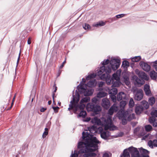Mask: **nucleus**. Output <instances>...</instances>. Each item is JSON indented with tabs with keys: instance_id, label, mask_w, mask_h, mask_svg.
Wrapping results in <instances>:
<instances>
[{
	"instance_id": "f257e3e1",
	"label": "nucleus",
	"mask_w": 157,
	"mask_h": 157,
	"mask_svg": "<svg viewBox=\"0 0 157 157\" xmlns=\"http://www.w3.org/2000/svg\"><path fill=\"white\" fill-rule=\"evenodd\" d=\"M82 138L84 143L80 142L78 143V147L81 148L78 151V153H85L83 156L86 157H95L97 155L94 151L98 149V144L100 142L95 137L90 134L86 131L82 132Z\"/></svg>"
},
{
	"instance_id": "f03ea898",
	"label": "nucleus",
	"mask_w": 157,
	"mask_h": 157,
	"mask_svg": "<svg viewBox=\"0 0 157 157\" xmlns=\"http://www.w3.org/2000/svg\"><path fill=\"white\" fill-rule=\"evenodd\" d=\"M91 122L94 124L101 125L105 129H109L110 130L116 129V127L113 124L111 117L110 116H108L107 119L102 118L100 120L95 117L92 119Z\"/></svg>"
},
{
	"instance_id": "7ed1b4c3",
	"label": "nucleus",
	"mask_w": 157,
	"mask_h": 157,
	"mask_svg": "<svg viewBox=\"0 0 157 157\" xmlns=\"http://www.w3.org/2000/svg\"><path fill=\"white\" fill-rule=\"evenodd\" d=\"M105 72L106 73V75L109 74L111 72V69L109 67V66H107L106 67L105 66H102L98 70L96 74H92L88 75L86 78V80H90L92 78H94L96 76H98L101 78V76L104 74L103 73Z\"/></svg>"
},
{
	"instance_id": "20e7f679",
	"label": "nucleus",
	"mask_w": 157,
	"mask_h": 157,
	"mask_svg": "<svg viewBox=\"0 0 157 157\" xmlns=\"http://www.w3.org/2000/svg\"><path fill=\"white\" fill-rule=\"evenodd\" d=\"M120 112H118L117 114V116L122 121V123L125 124L126 123L127 121H130L135 118V116L134 113H132V110L126 111L124 113L120 114Z\"/></svg>"
},
{
	"instance_id": "39448f33",
	"label": "nucleus",
	"mask_w": 157,
	"mask_h": 157,
	"mask_svg": "<svg viewBox=\"0 0 157 157\" xmlns=\"http://www.w3.org/2000/svg\"><path fill=\"white\" fill-rule=\"evenodd\" d=\"M80 96L77 93L76 94L75 96H73V100L71 101L69 104V107L68 110L70 111L71 109H73L75 113L79 109L77 106V104L79 100Z\"/></svg>"
},
{
	"instance_id": "423d86ee",
	"label": "nucleus",
	"mask_w": 157,
	"mask_h": 157,
	"mask_svg": "<svg viewBox=\"0 0 157 157\" xmlns=\"http://www.w3.org/2000/svg\"><path fill=\"white\" fill-rule=\"evenodd\" d=\"M121 64V59L120 58L112 57L110 61V64L107 66H109L111 70L115 71L119 67Z\"/></svg>"
},
{
	"instance_id": "0eeeda50",
	"label": "nucleus",
	"mask_w": 157,
	"mask_h": 157,
	"mask_svg": "<svg viewBox=\"0 0 157 157\" xmlns=\"http://www.w3.org/2000/svg\"><path fill=\"white\" fill-rule=\"evenodd\" d=\"M78 91L83 93L85 96H89L92 95L94 92V90L92 88H87L86 84H83L78 86Z\"/></svg>"
},
{
	"instance_id": "6e6552de",
	"label": "nucleus",
	"mask_w": 157,
	"mask_h": 157,
	"mask_svg": "<svg viewBox=\"0 0 157 157\" xmlns=\"http://www.w3.org/2000/svg\"><path fill=\"white\" fill-rule=\"evenodd\" d=\"M102 128L101 127H100L98 128L99 131H100L101 137L105 140L107 139L110 136V134L107 130L108 129L110 130L109 129H105V130H102Z\"/></svg>"
},
{
	"instance_id": "1a4fd4ad",
	"label": "nucleus",
	"mask_w": 157,
	"mask_h": 157,
	"mask_svg": "<svg viewBox=\"0 0 157 157\" xmlns=\"http://www.w3.org/2000/svg\"><path fill=\"white\" fill-rule=\"evenodd\" d=\"M90 100L89 97H85L82 98L80 101L79 104L77 105L79 109L80 110H83L85 107L86 103Z\"/></svg>"
},
{
	"instance_id": "9d476101",
	"label": "nucleus",
	"mask_w": 157,
	"mask_h": 157,
	"mask_svg": "<svg viewBox=\"0 0 157 157\" xmlns=\"http://www.w3.org/2000/svg\"><path fill=\"white\" fill-rule=\"evenodd\" d=\"M101 79L102 80H106V82L107 85H110L111 83H112L114 82V78L113 77L112 78H111L109 74L106 75L104 74L101 77Z\"/></svg>"
},
{
	"instance_id": "9b49d317",
	"label": "nucleus",
	"mask_w": 157,
	"mask_h": 157,
	"mask_svg": "<svg viewBox=\"0 0 157 157\" xmlns=\"http://www.w3.org/2000/svg\"><path fill=\"white\" fill-rule=\"evenodd\" d=\"M134 98L137 101L141 100L143 97V92L141 89H137L134 93Z\"/></svg>"
},
{
	"instance_id": "f8f14e48",
	"label": "nucleus",
	"mask_w": 157,
	"mask_h": 157,
	"mask_svg": "<svg viewBox=\"0 0 157 157\" xmlns=\"http://www.w3.org/2000/svg\"><path fill=\"white\" fill-rule=\"evenodd\" d=\"M129 150L131 153L132 157H138L139 155V152L137 149L133 147L129 148Z\"/></svg>"
},
{
	"instance_id": "ddd939ff",
	"label": "nucleus",
	"mask_w": 157,
	"mask_h": 157,
	"mask_svg": "<svg viewBox=\"0 0 157 157\" xmlns=\"http://www.w3.org/2000/svg\"><path fill=\"white\" fill-rule=\"evenodd\" d=\"M133 80L134 81L135 85L138 86H140L144 83L143 79L141 80L139 78L136 76H133L132 77Z\"/></svg>"
},
{
	"instance_id": "4468645a",
	"label": "nucleus",
	"mask_w": 157,
	"mask_h": 157,
	"mask_svg": "<svg viewBox=\"0 0 157 157\" xmlns=\"http://www.w3.org/2000/svg\"><path fill=\"white\" fill-rule=\"evenodd\" d=\"M136 74L138 75L140 77L146 80H148L149 79V77L143 71H140L138 69H136L135 70Z\"/></svg>"
},
{
	"instance_id": "2eb2a0df",
	"label": "nucleus",
	"mask_w": 157,
	"mask_h": 157,
	"mask_svg": "<svg viewBox=\"0 0 157 157\" xmlns=\"http://www.w3.org/2000/svg\"><path fill=\"white\" fill-rule=\"evenodd\" d=\"M119 109L118 105L116 103L114 104L110 108L108 111V114L112 115L114 112H117Z\"/></svg>"
},
{
	"instance_id": "dca6fc26",
	"label": "nucleus",
	"mask_w": 157,
	"mask_h": 157,
	"mask_svg": "<svg viewBox=\"0 0 157 157\" xmlns=\"http://www.w3.org/2000/svg\"><path fill=\"white\" fill-rule=\"evenodd\" d=\"M144 130L142 127H138L134 130V133L139 136H142L144 135Z\"/></svg>"
},
{
	"instance_id": "f3484780",
	"label": "nucleus",
	"mask_w": 157,
	"mask_h": 157,
	"mask_svg": "<svg viewBox=\"0 0 157 157\" xmlns=\"http://www.w3.org/2000/svg\"><path fill=\"white\" fill-rule=\"evenodd\" d=\"M140 65L144 71H148L150 69L151 67L150 65L144 62H140Z\"/></svg>"
},
{
	"instance_id": "a211bd4d",
	"label": "nucleus",
	"mask_w": 157,
	"mask_h": 157,
	"mask_svg": "<svg viewBox=\"0 0 157 157\" xmlns=\"http://www.w3.org/2000/svg\"><path fill=\"white\" fill-rule=\"evenodd\" d=\"M102 106L105 109H108L110 106L109 101L107 98H104L102 100Z\"/></svg>"
},
{
	"instance_id": "6ab92c4d",
	"label": "nucleus",
	"mask_w": 157,
	"mask_h": 157,
	"mask_svg": "<svg viewBox=\"0 0 157 157\" xmlns=\"http://www.w3.org/2000/svg\"><path fill=\"white\" fill-rule=\"evenodd\" d=\"M129 74L128 73L125 72L123 74L124 81L126 85L128 86L130 85L129 81Z\"/></svg>"
},
{
	"instance_id": "aec40b11",
	"label": "nucleus",
	"mask_w": 157,
	"mask_h": 157,
	"mask_svg": "<svg viewBox=\"0 0 157 157\" xmlns=\"http://www.w3.org/2000/svg\"><path fill=\"white\" fill-rule=\"evenodd\" d=\"M140 150L141 153L140 157H149L148 155L149 152L148 151L142 148H140Z\"/></svg>"
},
{
	"instance_id": "412c9836",
	"label": "nucleus",
	"mask_w": 157,
	"mask_h": 157,
	"mask_svg": "<svg viewBox=\"0 0 157 157\" xmlns=\"http://www.w3.org/2000/svg\"><path fill=\"white\" fill-rule=\"evenodd\" d=\"M144 91L146 94L148 96L151 95V91L150 89V86L148 84H145L144 86Z\"/></svg>"
},
{
	"instance_id": "4be33fe9",
	"label": "nucleus",
	"mask_w": 157,
	"mask_h": 157,
	"mask_svg": "<svg viewBox=\"0 0 157 157\" xmlns=\"http://www.w3.org/2000/svg\"><path fill=\"white\" fill-rule=\"evenodd\" d=\"M126 98V94L123 92H120L117 95V99L119 101L123 99H125Z\"/></svg>"
},
{
	"instance_id": "5701e85b",
	"label": "nucleus",
	"mask_w": 157,
	"mask_h": 157,
	"mask_svg": "<svg viewBox=\"0 0 157 157\" xmlns=\"http://www.w3.org/2000/svg\"><path fill=\"white\" fill-rule=\"evenodd\" d=\"M114 82L113 83L112 86L114 87H118L121 84L120 81V78H113Z\"/></svg>"
},
{
	"instance_id": "b1692460",
	"label": "nucleus",
	"mask_w": 157,
	"mask_h": 157,
	"mask_svg": "<svg viewBox=\"0 0 157 157\" xmlns=\"http://www.w3.org/2000/svg\"><path fill=\"white\" fill-rule=\"evenodd\" d=\"M148 145L151 148H153L154 146L157 147V140H149L148 142Z\"/></svg>"
},
{
	"instance_id": "393cba45",
	"label": "nucleus",
	"mask_w": 157,
	"mask_h": 157,
	"mask_svg": "<svg viewBox=\"0 0 157 157\" xmlns=\"http://www.w3.org/2000/svg\"><path fill=\"white\" fill-rule=\"evenodd\" d=\"M105 90L109 92V93L111 95H116L117 92V88H113L111 90H109V88L107 87Z\"/></svg>"
},
{
	"instance_id": "a878e982",
	"label": "nucleus",
	"mask_w": 157,
	"mask_h": 157,
	"mask_svg": "<svg viewBox=\"0 0 157 157\" xmlns=\"http://www.w3.org/2000/svg\"><path fill=\"white\" fill-rule=\"evenodd\" d=\"M127 103V101H121L120 103V107L121 108V111H120L119 112H120V114H121L124 113L123 109L124 107L125 106Z\"/></svg>"
},
{
	"instance_id": "bb28decb",
	"label": "nucleus",
	"mask_w": 157,
	"mask_h": 157,
	"mask_svg": "<svg viewBox=\"0 0 157 157\" xmlns=\"http://www.w3.org/2000/svg\"><path fill=\"white\" fill-rule=\"evenodd\" d=\"M106 24V22L102 21H100L96 23H94L92 26L93 27H98L100 26H102L105 25Z\"/></svg>"
},
{
	"instance_id": "cd10ccee",
	"label": "nucleus",
	"mask_w": 157,
	"mask_h": 157,
	"mask_svg": "<svg viewBox=\"0 0 157 157\" xmlns=\"http://www.w3.org/2000/svg\"><path fill=\"white\" fill-rule=\"evenodd\" d=\"M149 121L150 123H153V126L155 127L157 126V119H156L155 117H151L149 119Z\"/></svg>"
},
{
	"instance_id": "c85d7f7f",
	"label": "nucleus",
	"mask_w": 157,
	"mask_h": 157,
	"mask_svg": "<svg viewBox=\"0 0 157 157\" xmlns=\"http://www.w3.org/2000/svg\"><path fill=\"white\" fill-rule=\"evenodd\" d=\"M88 129L90 132L92 134H94L97 131V128L94 125H93L90 127H88Z\"/></svg>"
},
{
	"instance_id": "c756f323",
	"label": "nucleus",
	"mask_w": 157,
	"mask_h": 157,
	"mask_svg": "<svg viewBox=\"0 0 157 157\" xmlns=\"http://www.w3.org/2000/svg\"><path fill=\"white\" fill-rule=\"evenodd\" d=\"M97 84V82L95 80H91L87 83V86L89 87H94Z\"/></svg>"
},
{
	"instance_id": "7c9ffc66",
	"label": "nucleus",
	"mask_w": 157,
	"mask_h": 157,
	"mask_svg": "<svg viewBox=\"0 0 157 157\" xmlns=\"http://www.w3.org/2000/svg\"><path fill=\"white\" fill-rule=\"evenodd\" d=\"M94 107V105L92 103H89L86 106V109L88 111H93Z\"/></svg>"
},
{
	"instance_id": "2f4dec72",
	"label": "nucleus",
	"mask_w": 157,
	"mask_h": 157,
	"mask_svg": "<svg viewBox=\"0 0 157 157\" xmlns=\"http://www.w3.org/2000/svg\"><path fill=\"white\" fill-rule=\"evenodd\" d=\"M121 70V69H119L117 71L116 73L113 75V78H116L118 79L120 78Z\"/></svg>"
},
{
	"instance_id": "473e14b6",
	"label": "nucleus",
	"mask_w": 157,
	"mask_h": 157,
	"mask_svg": "<svg viewBox=\"0 0 157 157\" xmlns=\"http://www.w3.org/2000/svg\"><path fill=\"white\" fill-rule=\"evenodd\" d=\"M101 110V107L100 106L98 105H96L94 106L93 112L96 114H98L99 112H100Z\"/></svg>"
},
{
	"instance_id": "72a5a7b5",
	"label": "nucleus",
	"mask_w": 157,
	"mask_h": 157,
	"mask_svg": "<svg viewBox=\"0 0 157 157\" xmlns=\"http://www.w3.org/2000/svg\"><path fill=\"white\" fill-rule=\"evenodd\" d=\"M150 75L151 78L152 79H155L157 77V73L154 71L150 72Z\"/></svg>"
},
{
	"instance_id": "f704fd0d",
	"label": "nucleus",
	"mask_w": 157,
	"mask_h": 157,
	"mask_svg": "<svg viewBox=\"0 0 157 157\" xmlns=\"http://www.w3.org/2000/svg\"><path fill=\"white\" fill-rule=\"evenodd\" d=\"M143 108L140 106H137L136 108L135 112L137 114H140L142 112Z\"/></svg>"
},
{
	"instance_id": "c9c22d12",
	"label": "nucleus",
	"mask_w": 157,
	"mask_h": 157,
	"mask_svg": "<svg viewBox=\"0 0 157 157\" xmlns=\"http://www.w3.org/2000/svg\"><path fill=\"white\" fill-rule=\"evenodd\" d=\"M129 148L124 150L123 156V157H130Z\"/></svg>"
},
{
	"instance_id": "e433bc0d",
	"label": "nucleus",
	"mask_w": 157,
	"mask_h": 157,
	"mask_svg": "<svg viewBox=\"0 0 157 157\" xmlns=\"http://www.w3.org/2000/svg\"><path fill=\"white\" fill-rule=\"evenodd\" d=\"M107 94L104 92H100L97 94V97L99 98H101L105 96Z\"/></svg>"
},
{
	"instance_id": "4c0bfd02",
	"label": "nucleus",
	"mask_w": 157,
	"mask_h": 157,
	"mask_svg": "<svg viewBox=\"0 0 157 157\" xmlns=\"http://www.w3.org/2000/svg\"><path fill=\"white\" fill-rule=\"evenodd\" d=\"M141 59V57L140 56H138L132 58L131 60L133 62H137L139 61Z\"/></svg>"
},
{
	"instance_id": "58836bf2",
	"label": "nucleus",
	"mask_w": 157,
	"mask_h": 157,
	"mask_svg": "<svg viewBox=\"0 0 157 157\" xmlns=\"http://www.w3.org/2000/svg\"><path fill=\"white\" fill-rule=\"evenodd\" d=\"M129 63L125 60L123 62L122 66L124 68H127L129 66Z\"/></svg>"
},
{
	"instance_id": "ea45409f",
	"label": "nucleus",
	"mask_w": 157,
	"mask_h": 157,
	"mask_svg": "<svg viewBox=\"0 0 157 157\" xmlns=\"http://www.w3.org/2000/svg\"><path fill=\"white\" fill-rule=\"evenodd\" d=\"M141 103L145 109H147L149 107V105L147 102L145 101H142Z\"/></svg>"
},
{
	"instance_id": "a19ab883",
	"label": "nucleus",
	"mask_w": 157,
	"mask_h": 157,
	"mask_svg": "<svg viewBox=\"0 0 157 157\" xmlns=\"http://www.w3.org/2000/svg\"><path fill=\"white\" fill-rule=\"evenodd\" d=\"M148 102L151 105H153L155 102V98L153 97H151L149 99Z\"/></svg>"
},
{
	"instance_id": "79ce46f5",
	"label": "nucleus",
	"mask_w": 157,
	"mask_h": 157,
	"mask_svg": "<svg viewBox=\"0 0 157 157\" xmlns=\"http://www.w3.org/2000/svg\"><path fill=\"white\" fill-rule=\"evenodd\" d=\"M86 115V112L85 111H81L79 114L78 115V117H84Z\"/></svg>"
},
{
	"instance_id": "37998d69",
	"label": "nucleus",
	"mask_w": 157,
	"mask_h": 157,
	"mask_svg": "<svg viewBox=\"0 0 157 157\" xmlns=\"http://www.w3.org/2000/svg\"><path fill=\"white\" fill-rule=\"evenodd\" d=\"M110 61L108 59H105L102 62H101V64L103 65V66H105L109 63H110Z\"/></svg>"
},
{
	"instance_id": "c03bdc74",
	"label": "nucleus",
	"mask_w": 157,
	"mask_h": 157,
	"mask_svg": "<svg viewBox=\"0 0 157 157\" xmlns=\"http://www.w3.org/2000/svg\"><path fill=\"white\" fill-rule=\"evenodd\" d=\"M48 133V129L47 128H45V131L44 132L43 135L42 137L43 138H45L46 136L47 135Z\"/></svg>"
},
{
	"instance_id": "a18cd8bd",
	"label": "nucleus",
	"mask_w": 157,
	"mask_h": 157,
	"mask_svg": "<svg viewBox=\"0 0 157 157\" xmlns=\"http://www.w3.org/2000/svg\"><path fill=\"white\" fill-rule=\"evenodd\" d=\"M134 105V102L133 99L132 98H131L130 99L129 103V106L130 107H133Z\"/></svg>"
},
{
	"instance_id": "49530a36",
	"label": "nucleus",
	"mask_w": 157,
	"mask_h": 157,
	"mask_svg": "<svg viewBox=\"0 0 157 157\" xmlns=\"http://www.w3.org/2000/svg\"><path fill=\"white\" fill-rule=\"evenodd\" d=\"M145 130L147 132H149L151 130L152 126L150 125H147L145 126Z\"/></svg>"
},
{
	"instance_id": "de8ad7c7",
	"label": "nucleus",
	"mask_w": 157,
	"mask_h": 157,
	"mask_svg": "<svg viewBox=\"0 0 157 157\" xmlns=\"http://www.w3.org/2000/svg\"><path fill=\"white\" fill-rule=\"evenodd\" d=\"M151 114L152 117H157V110H153L151 113Z\"/></svg>"
},
{
	"instance_id": "09e8293b",
	"label": "nucleus",
	"mask_w": 157,
	"mask_h": 157,
	"mask_svg": "<svg viewBox=\"0 0 157 157\" xmlns=\"http://www.w3.org/2000/svg\"><path fill=\"white\" fill-rule=\"evenodd\" d=\"M83 28L85 30H88L90 28V26L88 24L85 23L83 25Z\"/></svg>"
},
{
	"instance_id": "8fccbe9b",
	"label": "nucleus",
	"mask_w": 157,
	"mask_h": 157,
	"mask_svg": "<svg viewBox=\"0 0 157 157\" xmlns=\"http://www.w3.org/2000/svg\"><path fill=\"white\" fill-rule=\"evenodd\" d=\"M110 97L113 102H116V97L115 95H111Z\"/></svg>"
},
{
	"instance_id": "3c124183",
	"label": "nucleus",
	"mask_w": 157,
	"mask_h": 157,
	"mask_svg": "<svg viewBox=\"0 0 157 157\" xmlns=\"http://www.w3.org/2000/svg\"><path fill=\"white\" fill-rule=\"evenodd\" d=\"M98 98L97 97L93 98L92 99V101L94 103H96L98 101H99Z\"/></svg>"
},
{
	"instance_id": "603ef678",
	"label": "nucleus",
	"mask_w": 157,
	"mask_h": 157,
	"mask_svg": "<svg viewBox=\"0 0 157 157\" xmlns=\"http://www.w3.org/2000/svg\"><path fill=\"white\" fill-rule=\"evenodd\" d=\"M86 82V79L85 78H82V82H81L80 84L78 86H78L80 87V86L83 84H85V83Z\"/></svg>"
},
{
	"instance_id": "864d4df0",
	"label": "nucleus",
	"mask_w": 157,
	"mask_h": 157,
	"mask_svg": "<svg viewBox=\"0 0 157 157\" xmlns=\"http://www.w3.org/2000/svg\"><path fill=\"white\" fill-rule=\"evenodd\" d=\"M78 155V154L77 153L76 151H75L74 154L73 153L71 154V157H77Z\"/></svg>"
},
{
	"instance_id": "5fc2aeb1",
	"label": "nucleus",
	"mask_w": 157,
	"mask_h": 157,
	"mask_svg": "<svg viewBox=\"0 0 157 157\" xmlns=\"http://www.w3.org/2000/svg\"><path fill=\"white\" fill-rule=\"evenodd\" d=\"M153 67L155 69V70L157 71V61H155L154 63Z\"/></svg>"
},
{
	"instance_id": "6e6d98bb",
	"label": "nucleus",
	"mask_w": 157,
	"mask_h": 157,
	"mask_svg": "<svg viewBox=\"0 0 157 157\" xmlns=\"http://www.w3.org/2000/svg\"><path fill=\"white\" fill-rule=\"evenodd\" d=\"M124 16V14H121L117 15L116 16V17L117 18H120L122 17H123Z\"/></svg>"
},
{
	"instance_id": "4d7b16f0",
	"label": "nucleus",
	"mask_w": 157,
	"mask_h": 157,
	"mask_svg": "<svg viewBox=\"0 0 157 157\" xmlns=\"http://www.w3.org/2000/svg\"><path fill=\"white\" fill-rule=\"evenodd\" d=\"M66 63V59H65V60L63 62L62 64L60 66L59 68L61 69L63 68V67L64 66V64H65Z\"/></svg>"
},
{
	"instance_id": "13d9d810",
	"label": "nucleus",
	"mask_w": 157,
	"mask_h": 157,
	"mask_svg": "<svg viewBox=\"0 0 157 157\" xmlns=\"http://www.w3.org/2000/svg\"><path fill=\"white\" fill-rule=\"evenodd\" d=\"M104 84V82H100L99 83V84H98L99 87H102L103 86Z\"/></svg>"
},
{
	"instance_id": "bf43d9fd",
	"label": "nucleus",
	"mask_w": 157,
	"mask_h": 157,
	"mask_svg": "<svg viewBox=\"0 0 157 157\" xmlns=\"http://www.w3.org/2000/svg\"><path fill=\"white\" fill-rule=\"evenodd\" d=\"M46 110V108H42L40 110V112H44L45 110Z\"/></svg>"
},
{
	"instance_id": "052dcab7",
	"label": "nucleus",
	"mask_w": 157,
	"mask_h": 157,
	"mask_svg": "<svg viewBox=\"0 0 157 157\" xmlns=\"http://www.w3.org/2000/svg\"><path fill=\"white\" fill-rule=\"evenodd\" d=\"M103 157H109V155L107 153H105L103 154Z\"/></svg>"
},
{
	"instance_id": "680f3d73",
	"label": "nucleus",
	"mask_w": 157,
	"mask_h": 157,
	"mask_svg": "<svg viewBox=\"0 0 157 157\" xmlns=\"http://www.w3.org/2000/svg\"><path fill=\"white\" fill-rule=\"evenodd\" d=\"M90 120L91 118L90 117H87L84 121H85L88 122Z\"/></svg>"
},
{
	"instance_id": "e2e57ef3",
	"label": "nucleus",
	"mask_w": 157,
	"mask_h": 157,
	"mask_svg": "<svg viewBox=\"0 0 157 157\" xmlns=\"http://www.w3.org/2000/svg\"><path fill=\"white\" fill-rule=\"evenodd\" d=\"M20 59V53L19 54V56L18 58V59L17 61V66L18 65L19 60Z\"/></svg>"
},
{
	"instance_id": "0e129e2a",
	"label": "nucleus",
	"mask_w": 157,
	"mask_h": 157,
	"mask_svg": "<svg viewBox=\"0 0 157 157\" xmlns=\"http://www.w3.org/2000/svg\"><path fill=\"white\" fill-rule=\"evenodd\" d=\"M28 44H30L31 43V40L30 38H29L28 40Z\"/></svg>"
},
{
	"instance_id": "69168bd1",
	"label": "nucleus",
	"mask_w": 157,
	"mask_h": 157,
	"mask_svg": "<svg viewBox=\"0 0 157 157\" xmlns=\"http://www.w3.org/2000/svg\"><path fill=\"white\" fill-rule=\"evenodd\" d=\"M53 109L54 110H55L56 109H59V107H53Z\"/></svg>"
},
{
	"instance_id": "338daca9",
	"label": "nucleus",
	"mask_w": 157,
	"mask_h": 157,
	"mask_svg": "<svg viewBox=\"0 0 157 157\" xmlns=\"http://www.w3.org/2000/svg\"><path fill=\"white\" fill-rule=\"evenodd\" d=\"M24 145L25 147L27 148L28 147V145L27 144H25Z\"/></svg>"
},
{
	"instance_id": "774afa93",
	"label": "nucleus",
	"mask_w": 157,
	"mask_h": 157,
	"mask_svg": "<svg viewBox=\"0 0 157 157\" xmlns=\"http://www.w3.org/2000/svg\"><path fill=\"white\" fill-rule=\"evenodd\" d=\"M54 86H55V90L54 91V92H56V90H57V87L55 85H54Z\"/></svg>"
}]
</instances>
